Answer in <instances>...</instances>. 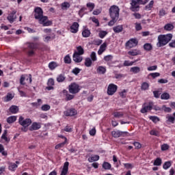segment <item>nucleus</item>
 <instances>
[{
    "instance_id": "49530a36",
    "label": "nucleus",
    "mask_w": 175,
    "mask_h": 175,
    "mask_svg": "<svg viewBox=\"0 0 175 175\" xmlns=\"http://www.w3.org/2000/svg\"><path fill=\"white\" fill-rule=\"evenodd\" d=\"M135 64V62H129L128 60H125L124 62V66H132Z\"/></svg>"
},
{
    "instance_id": "0e129e2a",
    "label": "nucleus",
    "mask_w": 175,
    "mask_h": 175,
    "mask_svg": "<svg viewBox=\"0 0 175 175\" xmlns=\"http://www.w3.org/2000/svg\"><path fill=\"white\" fill-rule=\"evenodd\" d=\"M28 47H29V49L33 50V49H36V44H35L33 43H29L28 45Z\"/></svg>"
},
{
    "instance_id": "2eb2a0df",
    "label": "nucleus",
    "mask_w": 175,
    "mask_h": 175,
    "mask_svg": "<svg viewBox=\"0 0 175 175\" xmlns=\"http://www.w3.org/2000/svg\"><path fill=\"white\" fill-rule=\"evenodd\" d=\"M69 169V162L66 161L64 164V167L60 175H66L68 174V170Z\"/></svg>"
},
{
    "instance_id": "338daca9",
    "label": "nucleus",
    "mask_w": 175,
    "mask_h": 175,
    "mask_svg": "<svg viewBox=\"0 0 175 175\" xmlns=\"http://www.w3.org/2000/svg\"><path fill=\"white\" fill-rule=\"evenodd\" d=\"M153 94L154 98H159L161 93H159V91H154Z\"/></svg>"
},
{
    "instance_id": "20e7f679",
    "label": "nucleus",
    "mask_w": 175,
    "mask_h": 175,
    "mask_svg": "<svg viewBox=\"0 0 175 175\" xmlns=\"http://www.w3.org/2000/svg\"><path fill=\"white\" fill-rule=\"evenodd\" d=\"M150 0H131L130 10L131 12H139L140 5H146Z\"/></svg>"
},
{
    "instance_id": "f704fd0d",
    "label": "nucleus",
    "mask_w": 175,
    "mask_h": 175,
    "mask_svg": "<svg viewBox=\"0 0 175 175\" xmlns=\"http://www.w3.org/2000/svg\"><path fill=\"white\" fill-rule=\"evenodd\" d=\"M113 117H115V118H122L124 113L122 112H114Z\"/></svg>"
},
{
    "instance_id": "7ed1b4c3",
    "label": "nucleus",
    "mask_w": 175,
    "mask_h": 175,
    "mask_svg": "<svg viewBox=\"0 0 175 175\" xmlns=\"http://www.w3.org/2000/svg\"><path fill=\"white\" fill-rule=\"evenodd\" d=\"M173 34L168 33L166 35H159L158 36V42L157 43V47H163L166 46L172 39Z\"/></svg>"
},
{
    "instance_id": "bb28decb",
    "label": "nucleus",
    "mask_w": 175,
    "mask_h": 175,
    "mask_svg": "<svg viewBox=\"0 0 175 175\" xmlns=\"http://www.w3.org/2000/svg\"><path fill=\"white\" fill-rule=\"evenodd\" d=\"M16 120H17V117L16 116H10L7 118V122L8 124H13V122H16Z\"/></svg>"
},
{
    "instance_id": "1a4fd4ad",
    "label": "nucleus",
    "mask_w": 175,
    "mask_h": 175,
    "mask_svg": "<svg viewBox=\"0 0 175 175\" xmlns=\"http://www.w3.org/2000/svg\"><path fill=\"white\" fill-rule=\"evenodd\" d=\"M111 135L113 137H115L116 139L118 137H121L122 136L123 137L125 136V135H128V132L126 131H113L111 132Z\"/></svg>"
},
{
    "instance_id": "69168bd1",
    "label": "nucleus",
    "mask_w": 175,
    "mask_h": 175,
    "mask_svg": "<svg viewBox=\"0 0 175 175\" xmlns=\"http://www.w3.org/2000/svg\"><path fill=\"white\" fill-rule=\"evenodd\" d=\"M136 31H142V25L139 23H135Z\"/></svg>"
},
{
    "instance_id": "c03bdc74",
    "label": "nucleus",
    "mask_w": 175,
    "mask_h": 175,
    "mask_svg": "<svg viewBox=\"0 0 175 175\" xmlns=\"http://www.w3.org/2000/svg\"><path fill=\"white\" fill-rule=\"evenodd\" d=\"M50 105H44L42 106L41 107V110H42V111H47L49 110H50Z\"/></svg>"
},
{
    "instance_id": "b1692460",
    "label": "nucleus",
    "mask_w": 175,
    "mask_h": 175,
    "mask_svg": "<svg viewBox=\"0 0 175 175\" xmlns=\"http://www.w3.org/2000/svg\"><path fill=\"white\" fill-rule=\"evenodd\" d=\"M17 167H18L17 164H16L14 163H10L8 169H9V170H11V172H14V170H16V169H17Z\"/></svg>"
},
{
    "instance_id": "4be33fe9",
    "label": "nucleus",
    "mask_w": 175,
    "mask_h": 175,
    "mask_svg": "<svg viewBox=\"0 0 175 175\" xmlns=\"http://www.w3.org/2000/svg\"><path fill=\"white\" fill-rule=\"evenodd\" d=\"M92 65V60L90 57H86L85 59V66H87V68H90Z\"/></svg>"
},
{
    "instance_id": "4468645a",
    "label": "nucleus",
    "mask_w": 175,
    "mask_h": 175,
    "mask_svg": "<svg viewBox=\"0 0 175 175\" xmlns=\"http://www.w3.org/2000/svg\"><path fill=\"white\" fill-rule=\"evenodd\" d=\"M81 55H79L77 52H75L72 56L73 61L75 62L77 64H79L83 61V57L81 56Z\"/></svg>"
},
{
    "instance_id": "5fc2aeb1",
    "label": "nucleus",
    "mask_w": 175,
    "mask_h": 175,
    "mask_svg": "<svg viewBox=\"0 0 175 175\" xmlns=\"http://www.w3.org/2000/svg\"><path fill=\"white\" fill-rule=\"evenodd\" d=\"M150 134L152 136H159V132L155 130L150 131Z\"/></svg>"
},
{
    "instance_id": "c85d7f7f",
    "label": "nucleus",
    "mask_w": 175,
    "mask_h": 175,
    "mask_svg": "<svg viewBox=\"0 0 175 175\" xmlns=\"http://www.w3.org/2000/svg\"><path fill=\"white\" fill-rule=\"evenodd\" d=\"M99 161V155H94L88 159L89 162H96Z\"/></svg>"
},
{
    "instance_id": "680f3d73",
    "label": "nucleus",
    "mask_w": 175,
    "mask_h": 175,
    "mask_svg": "<svg viewBox=\"0 0 175 175\" xmlns=\"http://www.w3.org/2000/svg\"><path fill=\"white\" fill-rule=\"evenodd\" d=\"M96 134V130L95 129V128H93L90 131V136H95Z\"/></svg>"
},
{
    "instance_id": "0eeeda50",
    "label": "nucleus",
    "mask_w": 175,
    "mask_h": 175,
    "mask_svg": "<svg viewBox=\"0 0 175 175\" xmlns=\"http://www.w3.org/2000/svg\"><path fill=\"white\" fill-rule=\"evenodd\" d=\"M137 43L138 42L136 38H132L126 42L125 46L126 47H129V49H132L133 47H136V46H137Z\"/></svg>"
},
{
    "instance_id": "f257e3e1",
    "label": "nucleus",
    "mask_w": 175,
    "mask_h": 175,
    "mask_svg": "<svg viewBox=\"0 0 175 175\" xmlns=\"http://www.w3.org/2000/svg\"><path fill=\"white\" fill-rule=\"evenodd\" d=\"M34 18L38 20L39 24H42L43 27H49L53 24L50 21H48L46 16H43V10L40 7H37L34 10Z\"/></svg>"
},
{
    "instance_id": "58836bf2",
    "label": "nucleus",
    "mask_w": 175,
    "mask_h": 175,
    "mask_svg": "<svg viewBox=\"0 0 175 175\" xmlns=\"http://www.w3.org/2000/svg\"><path fill=\"white\" fill-rule=\"evenodd\" d=\"M13 98H14V96L11 93H8L5 96V102H9L12 100Z\"/></svg>"
},
{
    "instance_id": "6ab92c4d",
    "label": "nucleus",
    "mask_w": 175,
    "mask_h": 175,
    "mask_svg": "<svg viewBox=\"0 0 175 175\" xmlns=\"http://www.w3.org/2000/svg\"><path fill=\"white\" fill-rule=\"evenodd\" d=\"M96 70L99 75H105L106 73V68L102 66H98Z\"/></svg>"
},
{
    "instance_id": "ea45409f",
    "label": "nucleus",
    "mask_w": 175,
    "mask_h": 175,
    "mask_svg": "<svg viewBox=\"0 0 175 175\" xmlns=\"http://www.w3.org/2000/svg\"><path fill=\"white\" fill-rule=\"evenodd\" d=\"M57 81H58V83L65 81V77L63 75H59L57 78Z\"/></svg>"
},
{
    "instance_id": "864d4df0",
    "label": "nucleus",
    "mask_w": 175,
    "mask_h": 175,
    "mask_svg": "<svg viewBox=\"0 0 175 175\" xmlns=\"http://www.w3.org/2000/svg\"><path fill=\"white\" fill-rule=\"evenodd\" d=\"M149 118L153 122H158V121H159V118L157 116H150Z\"/></svg>"
},
{
    "instance_id": "2f4dec72",
    "label": "nucleus",
    "mask_w": 175,
    "mask_h": 175,
    "mask_svg": "<svg viewBox=\"0 0 175 175\" xmlns=\"http://www.w3.org/2000/svg\"><path fill=\"white\" fill-rule=\"evenodd\" d=\"M77 53H78V55H83V54H84V49H83L81 46H77Z\"/></svg>"
},
{
    "instance_id": "052dcab7",
    "label": "nucleus",
    "mask_w": 175,
    "mask_h": 175,
    "mask_svg": "<svg viewBox=\"0 0 175 175\" xmlns=\"http://www.w3.org/2000/svg\"><path fill=\"white\" fill-rule=\"evenodd\" d=\"M66 144V142H62L61 144H59L55 146V150H58V148H61V147H64Z\"/></svg>"
},
{
    "instance_id": "9b49d317",
    "label": "nucleus",
    "mask_w": 175,
    "mask_h": 175,
    "mask_svg": "<svg viewBox=\"0 0 175 175\" xmlns=\"http://www.w3.org/2000/svg\"><path fill=\"white\" fill-rule=\"evenodd\" d=\"M152 106H154V104L152 103H149L148 105H146V104H144L142 109H141V113L144 114V113H147L149 110H152Z\"/></svg>"
},
{
    "instance_id": "6e6d98bb",
    "label": "nucleus",
    "mask_w": 175,
    "mask_h": 175,
    "mask_svg": "<svg viewBox=\"0 0 175 175\" xmlns=\"http://www.w3.org/2000/svg\"><path fill=\"white\" fill-rule=\"evenodd\" d=\"M87 10V8L85 7H83L79 12V15L80 17H83V13Z\"/></svg>"
},
{
    "instance_id": "c756f323",
    "label": "nucleus",
    "mask_w": 175,
    "mask_h": 175,
    "mask_svg": "<svg viewBox=\"0 0 175 175\" xmlns=\"http://www.w3.org/2000/svg\"><path fill=\"white\" fill-rule=\"evenodd\" d=\"M149 87L150 85L147 82H144L141 85V90H142L143 91H146V90H148Z\"/></svg>"
},
{
    "instance_id": "09e8293b",
    "label": "nucleus",
    "mask_w": 175,
    "mask_h": 175,
    "mask_svg": "<svg viewBox=\"0 0 175 175\" xmlns=\"http://www.w3.org/2000/svg\"><path fill=\"white\" fill-rule=\"evenodd\" d=\"M149 76H151L152 79H155L157 77H159V76H161V74L159 72H152L149 74Z\"/></svg>"
},
{
    "instance_id": "c9c22d12",
    "label": "nucleus",
    "mask_w": 175,
    "mask_h": 175,
    "mask_svg": "<svg viewBox=\"0 0 175 175\" xmlns=\"http://www.w3.org/2000/svg\"><path fill=\"white\" fill-rule=\"evenodd\" d=\"M49 68L51 69V70H54V69L57 68V63L54 62L49 63Z\"/></svg>"
},
{
    "instance_id": "e433bc0d",
    "label": "nucleus",
    "mask_w": 175,
    "mask_h": 175,
    "mask_svg": "<svg viewBox=\"0 0 175 175\" xmlns=\"http://www.w3.org/2000/svg\"><path fill=\"white\" fill-rule=\"evenodd\" d=\"M161 98L167 100V99H170V95L169 93H163L161 94Z\"/></svg>"
},
{
    "instance_id": "4d7b16f0",
    "label": "nucleus",
    "mask_w": 175,
    "mask_h": 175,
    "mask_svg": "<svg viewBox=\"0 0 175 175\" xmlns=\"http://www.w3.org/2000/svg\"><path fill=\"white\" fill-rule=\"evenodd\" d=\"M119 95L121 98H126V90H124L123 91L119 93Z\"/></svg>"
},
{
    "instance_id": "6e6552de",
    "label": "nucleus",
    "mask_w": 175,
    "mask_h": 175,
    "mask_svg": "<svg viewBox=\"0 0 175 175\" xmlns=\"http://www.w3.org/2000/svg\"><path fill=\"white\" fill-rule=\"evenodd\" d=\"M117 85L111 83L109 85L108 88H107V94L108 95H114L116 92H117Z\"/></svg>"
},
{
    "instance_id": "37998d69",
    "label": "nucleus",
    "mask_w": 175,
    "mask_h": 175,
    "mask_svg": "<svg viewBox=\"0 0 175 175\" xmlns=\"http://www.w3.org/2000/svg\"><path fill=\"white\" fill-rule=\"evenodd\" d=\"M86 6L90 9V12H92V10H94L95 8V4L94 3H88Z\"/></svg>"
},
{
    "instance_id": "f8f14e48",
    "label": "nucleus",
    "mask_w": 175,
    "mask_h": 175,
    "mask_svg": "<svg viewBox=\"0 0 175 175\" xmlns=\"http://www.w3.org/2000/svg\"><path fill=\"white\" fill-rule=\"evenodd\" d=\"M79 23L77 22H74L70 26V32H72V33H77L79 31Z\"/></svg>"
},
{
    "instance_id": "423d86ee",
    "label": "nucleus",
    "mask_w": 175,
    "mask_h": 175,
    "mask_svg": "<svg viewBox=\"0 0 175 175\" xmlns=\"http://www.w3.org/2000/svg\"><path fill=\"white\" fill-rule=\"evenodd\" d=\"M18 122L22 126H29V125L32 124V120H31V119L29 118L24 120V118L23 116H20Z\"/></svg>"
},
{
    "instance_id": "473e14b6",
    "label": "nucleus",
    "mask_w": 175,
    "mask_h": 175,
    "mask_svg": "<svg viewBox=\"0 0 175 175\" xmlns=\"http://www.w3.org/2000/svg\"><path fill=\"white\" fill-rule=\"evenodd\" d=\"M130 72H132V73H139L140 72V68L137 66L133 67L130 69Z\"/></svg>"
},
{
    "instance_id": "412c9836",
    "label": "nucleus",
    "mask_w": 175,
    "mask_h": 175,
    "mask_svg": "<svg viewBox=\"0 0 175 175\" xmlns=\"http://www.w3.org/2000/svg\"><path fill=\"white\" fill-rule=\"evenodd\" d=\"M174 29V26L172 23H167L164 26L165 31H172Z\"/></svg>"
},
{
    "instance_id": "a19ab883",
    "label": "nucleus",
    "mask_w": 175,
    "mask_h": 175,
    "mask_svg": "<svg viewBox=\"0 0 175 175\" xmlns=\"http://www.w3.org/2000/svg\"><path fill=\"white\" fill-rule=\"evenodd\" d=\"M80 72H81V69L79 68H75L72 70V73H73V75H75V76H77V75H79Z\"/></svg>"
},
{
    "instance_id": "39448f33",
    "label": "nucleus",
    "mask_w": 175,
    "mask_h": 175,
    "mask_svg": "<svg viewBox=\"0 0 175 175\" xmlns=\"http://www.w3.org/2000/svg\"><path fill=\"white\" fill-rule=\"evenodd\" d=\"M68 91L70 94H77L80 91V88L77 83H71L68 86Z\"/></svg>"
},
{
    "instance_id": "cd10ccee",
    "label": "nucleus",
    "mask_w": 175,
    "mask_h": 175,
    "mask_svg": "<svg viewBox=\"0 0 175 175\" xmlns=\"http://www.w3.org/2000/svg\"><path fill=\"white\" fill-rule=\"evenodd\" d=\"M70 8V3H69L68 2H64L62 3V9H63V10H66Z\"/></svg>"
},
{
    "instance_id": "de8ad7c7",
    "label": "nucleus",
    "mask_w": 175,
    "mask_h": 175,
    "mask_svg": "<svg viewBox=\"0 0 175 175\" xmlns=\"http://www.w3.org/2000/svg\"><path fill=\"white\" fill-rule=\"evenodd\" d=\"M90 58L93 62L96 61V53L95 52H92V53L90 54Z\"/></svg>"
},
{
    "instance_id": "e2e57ef3",
    "label": "nucleus",
    "mask_w": 175,
    "mask_h": 175,
    "mask_svg": "<svg viewBox=\"0 0 175 175\" xmlns=\"http://www.w3.org/2000/svg\"><path fill=\"white\" fill-rule=\"evenodd\" d=\"M135 148H137V150H139V148H142V144L139 142H134L133 143Z\"/></svg>"
},
{
    "instance_id": "72a5a7b5",
    "label": "nucleus",
    "mask_w": 175,
    "mask_h": 175,
    "mask_svg": "<svg viewBox=\"0 0 175 175\" xmlns=\"http://www.w3.org/2000/svg\"><path fill=\"white\" fill-rule=\"evenodd\" d=\"M162 165V159L161 158H157L154 161V166H161Z\"/></svg>"
},
{
    "instance_id": "aec40b11",
    "label": "nucleus",
    "mask_w": 175,
    "mask_h": 175,
    "mask_svg": "<svg viewBox=\"0 0 175 175\" xmlns=\"http://www.w3.org/2000/svg\"><path fill=\"white\" fill-rule=\"evenodd\" d=\"M10 111L12 113V114H16L17 113H18V107H17L16 105H12L10 107Z\"/></svg>"
},
{
    "instance_id": "5701e85b",
    "label": "nucleus",
    "mask_w": 175,
    "mask_h": 175,
    "mask_svg": "<svg viewBox=\"0 0 175 175\" xmlns=\"http://www.w3.org/2000/svg\"><path fill=\"white\" fill-rule=\"evenodd\" d=\"M144 49L146 51H151L152 50V45L150 43H146L144 45Z\"/></svg>"
},
{
    "instance_id": "774afa93",
    "label": "nucleus",
    "mask_w": 175,
    "mask_h": 175,
    "mask_svg": "<svg viewBox=\"0 0 175 175\" xmlns=\"http://www.w3.org/2000/svg\"><path fill=\"white\" fill-rule=\"evenodd\" d=\"M48 85H54V79H49L47 83Z\"/></svg>"
},
{
    "instance_id": "7c9ffc66",
    "label": "nucleus",
    "mask_w": 175,
    "mask_h": 175,
    "mask_svg": "<svg viewBox=\"0 0 175 175\" xmlns=\"http://www.w3.org/2000/svg\"><path fill=\"white\" fill-rule=\"evenodd\" d=\"M172 166V161H166L163 165V168L165 169V170H167L169 167Z\"/></svg>"
},
{
    "instance_id": "ddd939ff",
    "label": "nucleus",
    "mask_w": 175,
    "mask_h": 175,
    "mask_svg": "<svg viewBox=\"0 0 175 175\" xmlns=\"http://www.w3.org/2000/svg\"><path fill=\"white\" fill-rule=\"evenodd\" d=\"M64 114L66 117H73V116H76V114H77V111L75 109H68L64 112Z\"/></svg>"
},
{
    "instance_id": "4c0bfd02",
    "label": "nucleus",
    "mask_w": 175,
    "mask_h": 175,
    "mask_svg": "<svg viewBox=\"0 0 175 175\" xmlns=\"http://www.w3.org/2000/svg\"><path fill=\"white\" fill-rule=\"evenodd\" d=\"M152 6H154V1L153 0H152L149 3V5H146L145 9H146V10H151V9H152Z\"/></svg>"
},
{
    "instance_id": "603ef678",
    "label": "nucleus",
    "mask_w": 175,
    "mask_h": 175,
    "mask_svg": "<svg viewBox=\"0 0 175 175\" xmlns=\"http://www.w3.org/2000/svg\"><path fill=\"white\" fill-rule=\"evenodd\" d=\"M64 62L65 64H70L71 59H70V57L68 55L64 57Z\"/></svg>"
},
{
    "instance_id": "13d9d810",
    "label": "nucleus",
    "mask_w": 175,
    "mask_h": 175,
    "mask_svg": "<svg viewBox=\"0 0 175 175\" xmlns=\"http://www.w3.org/2000/svg\"><path fill=\"white\" fill-rule=\"evenodd\" d=\"M162 151H166V150H169V145L164 144L161 145Z\"/></svg>"
},
{
    "instance_id": "f03ea898",
    "label": "nucleus",
    "mask_w": 175,
    "mask_h": 175,
    "mask_svg": "<svg viewBox=\"0 0 175 175\" xmlns=\"http://www.w3.org/2000/svg\"><path fill=\"white\" fill-rule=\"evenodd\" d=\"M109 16L111 20L108 23V25L113 27L120 18V8L117 5H111L109 8Z\"/></svg>"
},
{
    "instance_id": "3c124183",
    "label": "nucleus",
    "mask_w": 175,
    "mask_h": 175,
    "mask_svg": "<svg viewBox=\"0 0 175 175\" xmlns=\"http://www.w3.org/2000/svg\"><path fill=\"white\" fill-rule=\"evenodd\" d=\"M25 75H21V79H20V84L21 85H25Z\"/></svg>"
},
{
    "instance_id": "8fccbe9b",
    "label": "nucleus",
    "mask_w": 175,
    "mask_h": 175,
    "mask_svg": "<svg viewBox=\"0 0 175 175\" xmlns=\"http://www.w3.org/2000/svg\"><path fill=\"white\" fill-rule=\"evenodd\" d=\"M104 59L105 61H106L107 62H109L110 61H111V59H113V55H108L107 56L104 57Z\"/></svg>"
},
{
    "instance_id": "a211bd4d",
    "label": "nucleus",
    "mask_w": 175,
    "mask_h": 175,
    "mask_svg": "<svg viewBox=\"0 0 175 175\" xmlns=\"http://www.w3.org/2000/svg\"><path fill=\"white\" fill-rule=\"evenodd\" d=\"M113 29L115 33H120V32H122V29H124V27H122V25H118L116 27H113Z\"/></svg>"
},
{
    "instance_id": "393cba45",
    "label": "nucleus",
    "mask_w": 175,
    "mask_h": 175,
    "mask_svg": "<svg viewBox=\"0 0 175 175\" xmlns=\"http://www.w3.org/2000/svg\"><path fill=\"white\" fill-rule=\"evenodd\" d=\"M103 168L105 170H110L111 169V164L109 162H104L103 163Z\"/></svg>"
},
{
    "instance_id": "79ce46f5",
    "label": "nucleus",
    "mask_w": 175,
    "mask_h": 175,
    "mask_svg": "<svg viewBox=\"0 0 175 175\" xmlns=\"http://www.w3.org/2000/svg\"><path fill=\"white\" fill-rule=\"evenodd\" d=\"M107 35V31H100L98 33V36L99 38H100V39H103V38H105Z\"/></svg>"
},
{
    "instance_id": "9d476101",
    "label": "nucleus",
    "mask_w": 175,
    "mask_h": 175,
    "mask_svg": "<svg viewBox=\"0 0 175 175\" xmlns=\"http://www.w3.org/2000/svg\"><path fill=\"white\" fill-rule=\"evenodd\" d=\"M16 13H17V11L14 10L7 17V20L10 21V24H13L14 21H16V18H17V15H16Z\"/></svg>"
},
{
    "instance_id": "f3484780",
    "label": "nucleus",
    "mask_w": 175,
    "mask_h": 175,
    "mask_svg": "<svg viewBox=\"0 0 175 175\" xmlns=\"http://www.w3.org/2000/svg\"><path fill=\"white\" fill-rule=\"evenodd\" d=\"M38 129H40V124L38 122H33L29 127V131H38Z\"/></svg>"
},
{
    "instance_id": "a878e982",
    "label": "nucleus",
    "mask_w": 175,
    "mask_h": 175,
    "mask_svg": "<svg viewBox=\"0 0 175 175\" xmlns=\"http://www.w3.org/2000/svg\"><path fill=\"white\" fill-rule=\"evenodd\" d=\"M91 35V31L90 30L85 29L82 31V36L83 38H90V36Z\"/></svg>"
},
{
    "instance_id": "bf43d9fd",
    "label": "nucleus",
    "mask_w": 175,
    "mask_h": 175,
    "mask_svg": "<svg viewBox=\"0 0 175 175\" xmlns=\"http://www.w3.org/2000/svg\"><path fill=\"white\" fill-rule=\"evenodd\" d=\"M168 82L169 81L165 79H161L158 80V83H159L160 84H166V83H168Z\"/></svg>"
},
{
    "instance_id": "a18cd8bd",
    "label": "nucleus",
    "mask_w": 175,
    "mask_h": 175,
    "mask_svg": "<svg viewBox=\"0 0 175 175\" xmlns=\"http://www.w3.org/2000/svg\"><path fill=\"white\" fill-rule=\"evenodd\" d=\"M32 106H35L36 107H38L42 105V99L38 98L37 103H31Z\"/></svg>"
},
{
    "instance_id": "dca6fc26",
    "label": "nucleus",
    "mask_w": 175,
    "mask_h": 175,
    "mask_svg": "<svg viewBox=\"0 0 175 175\" xmlns=\"http://www.w3.org/2000/svg\"><path fill=\"white\" fill-rule=\"evenodd\" d=\"M140 54H142V52L137 49H133L128 52V55H133V57L140 55Z\"/></svg>"
}]
</instances>
